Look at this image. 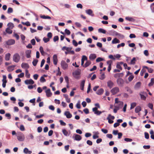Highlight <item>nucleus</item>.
Segmentation results:
<instances>
[{"label":"nucleus","mask_w":154,"mask_h":154,"mask_svg":"<svg viewBox=\"0 0 154 154\" xmlns=\"http://www.w3.org/2000/svg\"><path fill=\"white\" fill-rule=\"evenodd\" d=\"M20 57L19 54L18 53L15 54L13 57V60L15 62L17 63L20 60Z\"/></svg>","instance_id":"1"},{"label":"nucleus","mask_w":154,"mask_h":154,"mask_svg":"<svg viewBox=\"0 0 154 154\" xmlns=\"http://www.w3.org/2000/svg\"><path fill=\"white\" fill-rule=\"evenodd\" d=\"M115 104H117V106H119V108L122 106L123 104V102L122 101H120L119 100L118 98H116L115 99Z\"/></svg>","instance_id":"2"},{"label":"nucleus","mask_w":154,"mask_h":154,"mask_svg":"<svg viewBox=\"0 0 154 154\" xmlns=\"http://www.w3.org/2000/svg\"><path fill=\"white\" fill-rule=\"evenodd\" d=\"M117 84L119 86L122 87L124 83V80L121 78H118L116 81Z\"/></svg>","instance_id":"3"},{"label":"nucleus","mask_w":154,"mask_h":154,"mask_svg":"<svg viewBox=\"0 0 154 154\" xmlns=\"http://www.w3.org/2000/svg\"><path fill=\"white\" fill-rule=\"evenodd\" d=\"M17 139L18 140L20 141H23L24 140V135L21 132L19 133L17 135Z\"/></svg>","instance_id":"4"},{"label":"nucleus","mask_w":154,"mask_h":154,"mask_svg":"<svg viewBox=\"0 0 154 154\" xmlns=\"http://www.w3.org/2000/svg\"><path fill=\"white\" fill-rule=\"evenodd\" d=\"M61 66L64 70L67 69L68 67V64L64 60L61 61Z\"/></svg>","instance_id":"5"},{"label":"nucleus","mask_w":154,"mask_h":154,"mask_svg":"<svg viewBox=\"0 0 154 154\" xmlns=\"http://www.w3.org/2000/svg\"><path fill=\"white\" fill-rule=\"evenodd\" d=\"M80 74L79 71L78 70H76L72 72V75L76 79H79L80 77L79 76Z\"/></svg>","instance_id":"6"},{"label":"nucleus","mask_w":154,"mask_h":154,"mask_svg":"<svg viewBox=\"0 0 154 154\" xmlns=\"http://www.w3.org/2000/svg\"><path fill=\"white\" fill-rule=\"evenodd\" d=\"M119 91V88L118 87H115L112 89L111 90V93L113 95L117 94Z\"/></svg>","instance_id":"7"},{"label":"nucleus","mask_w":154,"mask_h":154,"mask_svg":"<svg viewBox=\"0 0 154 154\" xmlns=\"http://www.w3.org/2000/svg\"><path fill=\"white\" fill-rule=\"evenodd\" d=\"M113 120L115 119V117L114 116H112L111 114H109L108 115V117L107 118V119L108 120V122L109 123L112 124L113 122V121L111 120V119Z\"/></svg>","instance_id":"8"},{"label":"nucleus","mask_w":154,"mask_h":154,"mask_svg":"<svg viewBox=\"0 0 154 154\" xmlns=\"http://www.w3.org/2000/svg\"><path fill=\"white\" fill-rule=\"evenodd\" d=\"M15 43V41L13 39H11L8 40L6 42V43L8 45H14Z\"/></svg>","instance_id":"9"},{"label":"nucleus","mask_w":154,"mask_h":154,"mask_svg":"<svg viewBox=\"0 0 154 154\" xmlns=\"http://www.w3.org/2000/svg\"><path fill=\"white\" fill-rule=\"evenodd\" d=\"M112 61L111 60H109L107 62V64L109 65L107 69L108 71L109 72L111 70L112 68Z\"/></svg>","instance_id":"10"},{"label":"nucleus","mask_w":154,"mask_h":154,"mask_svg":"<svg viewBox=\"0 0 154 154\" xmlns=\"http://www.w3.org/2000/svg\"><path fill=\"white\" fill-rule=\"evenodd\" d=\"M24 82L26 85H32L34 83V81L31 79L26 80Z\"/></svg>","instance_id":"11"},{"label":"nucleus","mask_w":154,"mask_h":154,"mask_svg":"<svg viewBox=\"0 0 154 154\" xmlns=\"http://www.w3.org/2000/svg\"><path fill=\"white\" fill-rule=\"evenodd\" d=\"M53 63L55 65H56L57 62V57L56 54H54L53 56Z\"/></svg>","instance_id":"12"},{"label":"nucleus","mask_w":154,"mask_h":154,"mask_svg":"<svg viewBox=\"0 0 154 154\" xmlns=\"http://www.w3.org/2000/svg\"><path fill=\"white\" fill-rule=\"evenodd\" d=\"M46 95L48 97H50L51 96L52 93L50 89H48L45 91Z\"/></svg>","instance_id":"13"},{"label":"nucleus","mask_w":154,"mask_h":154,"mask_svg":"<svg viewBox=\"0 0 154 154\" xmlns=\"http://www.w3.org/2000/svg\"><path fill=\"white\" fill-rule=\"evenodd\" d=\"M107 85L110 88H111L113 86L114 83L111 81L109 80L107 82Z\"/></svg>","instance_id":"14"},{"label":"nucleus","mask_w":154,"mask_h":154,"mask_svg":"<svg viewBox=\"0 0 154 154\" xmlns=\"http://www.w3.org/2000/svg\"><path fill=\"white\" fill-rule=\"evenodd\" d=\"M64 114L66 116V117L68 119L71 118L72 116V115L70 113V112L69 111H66L65 112Z\"/></svg>","instance_id":"15"},{"label":"nucleus","mask_w":154,"mask_h":154,"mask_svg":"<svg viewBox=\"0 0 154 154\" xmlns=\"http://www.w3.org/2000/svg\"><path fill=\"white\" fill-rule=\"evenodd\" d=\"M86 13L90 15L92 17H93L94 16V14L93 13V11L91 9H88V10H86Z\"/></svg>","instance_id":"16"},{"label":"nucleus","mask_w":154,"mask_h":154,"mask_svg":"<svg viewBox=\"0 0 154 154\" xmlns=\"http://www.w3.org/2000/svg\"><path fill=\"white\" fill-rule=\"evenodd\" d=\"M31 51V50H28L25 52L26 57L27 58H29L31 57L30 54Z\"/></svg>","instance_id":"17"},{"label":"nucleus","mask_w":154,"mask_h":154,"mask_svg":"<svg viewBox=\"0 0 154 154\" xmlns=\"http://www.w3.org/2000/svg\"><path fill=\"white\" fill-rule=\"evenodd\" d=\"M21 66L22 68L28 69L29 68V66L27 63H23L21 65Z\"/></svg>","instance_id":"18"},{"label":"nucleus","mask_w":154,"mask_h":154,"mask_svg":"<svg viewBox=\"0 0 154 154\" xmlns=\"http://www.w3.org/2000/svg\"><path fill=\"white\" fill-rule=\"evenodd\" d=\"M15 66L14 65H12L11 66H8L7 68V70L9 72H11L13 70H14V68Z\"/></svg>","instance_id":"19"},{"label":"nucleus","mask_w":154,"mask_h":154,"mask_svg":"<svg viewBox=\"0 0 154 154\" xmlns=\"http://www.w3.org/2000/svg\"><path fill=\"white\" fill-rule=\"evenodd\" d=\"M85 80H82L80 84V88L81 90H84V86H85Z\"/></svg>","instance_id":"20"},{"label":"nucleus","mask_w":154,"mask_h":154,"mask_svg":"<svg viewBox=\"0 0 154 154\" xmlns=\"http://www.w3.org/2000/svg\"><path fill=\"white\" fill-rule=\"evenodd\" d=\"M82 139L81 137L79 135L75 134L74 137V140H76L79 141Z\"/></svg>","instance_id":"21"},{"label":"nucleus","mask_w":154,"mask_h":154,"mask_svg":"<svg viewBox=\"0 0 154 154\" xmlns=\"http://www.w3.org/2000/svg\"><path fill=\"white\" fill-rule=\"evenodd\" d=\"M104 92V90L103 88H100L96 92V94L98 95H101Z\"/></svg>","instance_id":"22"},{"label":"nucleus","mask_w":154,"mask_h":154,"mask_svg":"<svg viewBox=\"0 0 154 154\" xmlns=\"http://www.w3.org/2000/svg\"><path fill=\"white\" fill-rule=\"evenodd\" d=\"M87 58L86 56H85V55H83L82 56V59L81 60V65L82 66H83L84 65L83 64L84 63V62L85 60H87Z\"/></svg>","instance_id":"23"},{"label":"nucleus","mask_w":154,"mask_h":154,"mask_svg":"<svg viewBox=\"0 0 154 154\" xmlns=\"http://www.w3.org/2000/svg\"><path fill=\"white\" fill-rule=\"evenodd\" d=\"M120 42V41L116 38H114L112 41V43L113 44L119 43Z\"/></svg>","instance_id":"24"},{"label":"nucleus","mask_w":154,"mask_h":154,"mask_svg":"<svg viewBox=\"0 0 154 154\" xmlns=\"http://www.w3.org/2000/svg\"><path fill=\"white\" fill-rule=\"evenodd\" d=\"M64 97L65 98L66 101L68 103H69L70 101V99L68 97V96L67 94H64L63 95Z\"/></svg>","instance_id":"25"},{"label":"nucleus","mask_w":154,"mask_h":154,"mask_svg":"<svg viewBox=\"0 0 154 154\" xmlns=\"http://www.w3.org/2000/svg\"><path fill=\"white\" fill-rule=\"evenodd\" d=\"M96 57V56L95 54H91L90 55L89 58L90 60H94Z\"/></svg>","instance_id":"26"},{"label":"nucleus","mask_w":154,"mask_h":154,"mask_svg":"<svg viewBox=\"0 0 154 154\" xmlns=\"http://www.w3.org/2000/svg\"><path fill=\"white\" fill-rule=\"evenodd\" d=\"M141 109L140 106H138L135 108V112L137 113L141 110Z\"/></svg>","instance_id":"27"},{"label":"nucleus","mask_w":154,"mask_h":154,"mask_svg":"<svg viewBox=\"0 0 154 154\" xmlns=\"http://www.w3.org/2000/svg\"><path fill=\"white\" fill-rule=\"evenodd\" d=\"M6 32L9 34H11L13 32V31L11 29V28H7L5 30Z\"/></svg>","instance_id":"28"},{"label":"nucleus","mask_w":154,"mask_h":154,"mask_svg":"<svg viewBox=\"0 0 154 154\" xmlns=\"http://www.w3.org/2000/svg\"><path fill=\"white\" fill-rule=\"evenodd\" d=\"M10 56L11 54L9 53L6 54L5 55V60H9L10 59Z\"/></svg>","instance_id":"29"},{"label":"nucleus","mask_w":154,"mask_h":154,"mask_svg":"<svg viewBox=\"0 0 154 154\" xmlns=\"http://www.w3.org/2000/svg\"><path fill=\"white\" fill-rule=\"evenodd\" d=\"M40 17L41 18L44 19H51V17H50V16H46L44 15H40Z\"/></svg>","instance_id":"30"},{"label":"nucleus","mask_w":154,"mask_h":154,"mask_svg":"<svg viewBox=\"0 0 154 154\" xmlns=\"http://www.w3.org/2000/svg\"><path fill=\"white\" fill-rule=\"evenodd\" d=\"M91 61H87L86 62V63H85V65H84L83 66V67H88V66L89 65H90V64H91Z\"/></svg>","instance_id":"31"},{"label":"nucleus","mask_w":154,"mask_h":154,"mask_svg":"<svg viewBox=\"0 0 154 154\" xmlns=\"http://www.w3.org/2000/svg\"><path fill=\"white\" fill-rule=\"evenodd\" d=\"M154 84V78H152L150 80V82L148 84L149 87L152 86Z\"/></svg>","instance_id":"32"},{"label":"nucleus","mask_w":154,"mask_h":154,"mask_svg":"<svg viewBox=\"0 0 154 154\" xmlns=\"http://www.w3.org/2000/svg\"><path fill=\"white\" fill-rule=\"evenodd\" d=\"M7 26H8V28H11V29H12L14 27V25L13 23H9L7 24Z\"/></svg>","instance_id":"33"},{"label":"nucleus","mask_w":154,"mask_h":154,"mask_svg":"<svg viewBox=\"0 0 154 154\" xmlns=\"http://www.w3.org/2000/svg\"><path fill=\"white\" fill-rule=\"evenodd\" d=\"M98 32H99L102 33L103 34H105L106 33V30L102 28H99L98 29Z\"/></svg>","instance_id":"34"},{"label":"nucleus","mask_w":154,"mask_h":154,"mask_svg":"<svg viewBox=\"0 0 154 154\" xmlns=\"http://www.w3.org/2000/svg\"><path fill=\"white\" fill-rule=\"evenodd\" d=\"M125 19L129 21L134 22V19L132 17H127L125 18Z\"/></svg>","instance_id":"35"},{"label":"nucleus","mask_w":154,"mask_h":154,"mask_svg":"<svg viewBox=\"0 0 154 154\" xmlns=\"http://www.w3.org/2000/svg\"><path fill=\"white\" fill-rule=\"evenodd\" d=\"M62 132L64 135L66 136L69 135L68 131L65 129L62 130Z\"/></svg>","instance_id":"36"},{"label":"nucleus","mask_w":154,"mask_h":154,"mask_svg":"<svg viewBox=\"0 0 154 154\" xmlns=\"http://www.w3.org/2000/svg\"><path fill=\"white\" fill-rule=\"evenodd\" d=\"M25 75L26 77L27 78H29L30 77V74L29 73L28 70L26 69V70Z\"/></svg>","instance_id":"37"},{"label":"nucleus","mask_w":154,"mask_h":154,"mask_svg":"<svg viewBox=\"0 0 154 154\" xmlns=\"http://www.w3.org/2000/svg\"><path fill=\"white\" fill-rule=\"evenodd\" d=\"M136 61V58L135 57H133L132 60H131L130 62V64H134L135 63V62Z\"/></svg>","instance_id":"38"},{"label":"nucleus","mask_w":154,"mask_h":154,"mask_svg":"<svg viewBox=\"0 0 154 154\" xmlns=\"http://www.w3.org/2000/svg\"><path fill=\"white\" fill-rule=\"evenodd\" d=\"M143 93L141 92L140 93V96L141 98V99L145 100L146 99V97L143 94Z\"/></svg>","instance_id":"39"},{"label":"nucleus","mask_w":154,"mask_h":154,"mask_svg":"<svg viewBox=\"0 0 154 154\" xmlns=\"http://www.w3.org/2000/svg\"><path fill=\"white\" fill-rule=\"evenodd\" d=\"M119 106H115V109H114L113 112L115 113H116L117 112V110L119 109Z\"/></svg>","instance_id":"40"},{"label":"nucleus","mask_w":154,"mask_h":154,"mask_svg":"<svg viewBox=\"0 0 154 154\" xmlns=\"http://www.w3.org/2000/svg\"><path fill=\"white\" fill-rule=\"evenodd\" d=\"M141 83L140 82H138L136 83L135 86V87L136 88H139L141 85Z\"/></svg>","instance_id":"41"},{"label":"nucleus","mask_w":154,"mask_h":154,"mask_svg":"<svg viewBox=\"0 0 154 154\" xmlns=\"http://www.w3.org/2000/svg\"><path fill=\"white\" fill-rule=\"evenodd\" d=\"M38 60L37 59H34L32 62L33 65L34 66H36L38 62Z\"/></svg>","instance_id":"42"},{"label":"nucleus","mask_w":154,"mask_h":154,"mask_svg":"<svg viewBox=\"0 0 154 154\" xmlns=\"http://www.w3.org/2000/svg\"><path fill=\"white\" fill-rule=\"evenodd\" d=\"M13 9L12 8H9L8 9L7 13L8 14H10L12 13L13 12Z\"/></svg>","instance_id":"43"},{"label":"nucleus","mask_w":154,"mask_h":154,"mask_svg":"<svg viewBox=\"0 0 154 154\" xmlns=\"http://www.w3.org/2000/svg\"><path fill=\"white\" fill-rule=\"evenodd\" d=\"M136 105V103H132L131 105V109H132L134 108Z\"/></svg>","instance_id":"44"},{"label":"nucleus","mask_w":154,"mask_h":154,"mask_svg":"<svg viewBox=\"0 0 154 154\" xmlns=\"http://www.w3.org/2000/svg\"><path fill=\"white\" fill-rule=\"evenodd\" d=\"M98 134L99 133L98 132H97V133H96L95 134L93 135V138L94 139L98 138L99 137V136L97 135V134Z\"/></svg>","instance_id":"45"},{"label":"nucleus","mask_w":154,"mask_h":154,"mask_svg":"<svg viewBox=\"0 0 154 154\" xmlns=\"http://www.w3.org/2000/svg\"><path fill=\"white\" fill-rule=\"evenodd\" d=\"M125 89L128 92L130 93L131 94L132 93V92L131 89L128 87H126L125 88Z\"/></svg>","instance_id":"46"},{"label":"nucleus","mask_w":154,"mask_h":154,"mask_svg":"<svg viewBox=\"0 0 154 154\" xmlns=\"http://www.w3.org/2000/svg\"><path fill=\"white\" fill-rule=\"evenodd\" d=\"M22 23L24 25H26V26H30L31 24L30 23L28 22V21H27L25 23H24V22H22Z\"/></svg>","instance_id":"47"},{"label":"nucleus","mask_w":154,"mask_h":154,"mask_svg":"<svg viewBox=\"0 0 154 154\" xmlns=\"http://www.w3.org/2000/svg\"><path fill=\"white\" fill-rule=\"evenodd\" d=\"M43 40L45 43H47L50 41V39L48 38L44 37L43 38Z\"/></svg>","instance_id":"48"},{"label":"nucleus","mask_w":154,"mask_h":154,"mask_svg":"<svg viewBox=\"0 0 154 154\" xmlns=\"http://www.w3.org/2000/svg\"><path fill=\"white\" fill-rule=\"evenodd\" d=\"M134 76L133 75H131L128 78V80L129 82H131L134 79Z\"/></svg>","instance_id":"49"},{"label":"nucleus","mask_w":154,"mask_h":154,"mask_svg":"<svg viewBox=\"0 0 154 154\" xmlns=\"http://www.w3.org/2000/svg\"><path fill=\"white\" fill-rule=\"evenodd\" d=\"M103 112V111L101 112V111H99L98 110H97L96 112H95L94 113L97 115H99Z\"/></svg>","instance_id":"50"},{"label":"nucleus","mask_w":154,"mask_h":154,"mask_svg":"<svg viewBox=\"0 0 154 154\" xmlns=\"http://www.w3.org/2000/svg\"><path fill=\"white\" fill-rule=\"evenodd\" d=\"M91 84L90 83H89L88 85L87 91V93H88L91 90Z\"/></svg>","instance_id":"51"},{"label":"nucleus","mask_w":154,"mask_h":154,"mask_svg":"<svg viewBox=\"0 0 154 154\" xmlns=\"http://www.w3.org/2000/svg\"><path fill=\"white\" fill-rule=\"evenodd\" d=\"M145 137L146 139H148L149 138V135L148 133L146 132L144 133Z\"/></svg>","instance_id":"52"},{"label":"nucleus","mask_w":154,"mask_h":154,"mask_svg":"<svg viewBox=\"0 0 154 154\" xmlns=\"http://www.w3.org/2000/svg\"><path fill=\"white\" fill-rule=\"evenodd\" d=\"M20 130L22 131H23L25 130L24 127L23 125H21L20 128Z\"/></svg>","instance_id":"53"},{"label":"nucleus","mask_w":154,"mask_h":154,"mask_svg":"<svg viewBox=\"0 0 154 154\" xmlns=\"http://www.w3.org/2000/svg\"><path fill=\"white\" fill-rule=\"evenodd\" d=\"M125 45V44L124 43H122L120 44H119L117 46V48H119L120 47H124Z\"/></svg>","instance_id":"54"},{"label":"nucleus","mask_w":154,"mask_h":154,"mask_svg":"<svg viewBox=\"0 0 154 154\" xmlns=\"http://www.w3.org/2000/svg\"><path fill=\"white\" fill-rule=\"evenodd\" d=\"M40 81L41 82H45L46 81V80L42 76L40 79Z\"/></svg>","instance_id":"55"},{"label":"nucleus","mask_w":154,"mask_h":154,"mask_svg":"<svg viewBox=\"0 0 154 154\" xmlns=\"http://www.w3.org/2000/svg\"><path fill=\"white\" fill-rule=\"evenodd\" d=\"M65 33L68 35H70V31L69 30H68V29H66L65 30Z\"/></svg>","instance_id":"56"},{"label":"nucleus","mask_w":154,"mask_h":154,"mask_svg":"<svg viewBox=\"0 0 154 154\" xmlns=\"http://www.w3.org/2000/svg\"><path fill=\"white\" fill-rule=\"evenodd\" d=\"M59 40V37L58 36H55L53 38V40L54 42H56V41H58Z\"/></svg>","instance_id":"57"},{"label":"nucleus","mask_w":154,"mask_h":154,"mask_svg":"<svg viewBox=\"0 0 154 154\" xmlns=\"http://www.w3.org/2000/svg\"><path fill=\"white\" fill-rule=\"evenodd\" d=\"M83 111L86 114H88L89 113V111L88 108L85 109L83 110Z\"/></svg>","instance_id":"58"},{"label":"nucleus","mask_w":154,"mask_h":154,"mask_svg":"<svg viewBox=\"0 0 154 154\" xmlns=\"http://www.w3.org/2000/svg\"><path fill=\"white\" fill-rule=\"evenodd\" d=\"M72 43H73V45L75 47H76L78 45L77 42L75 40H73L72 41Z\"/></svg>","instance_id":"59"},{"label":"nucleus","mask_w":154,"mask_h":154,"mask_svg":"<svg viewBox=\"0 0 154 154\" xmlns=\"http://www.w3.org/2000/svg\"><path fill=\"white\" fill-rule=\"evenodd\" d=\"M64 79L67 84H69V78L67 76H65L64 77Z\"/></svg>","instance_id":"60"},{"label":"nucleus","mask_w":154,"mask_h":154,"mask_svg":"<svg viewBox=\"0 0 154 154\" xmlns=\"http://www.w3.org/2000/svg\"><path fill=\"white\" fill-rule=\"evenodd\" d=\"M35 98H33V99L30 100H29V102H30L31 103H34L33 105H35Z\"/></svg>","instance_id":"61"},{"label":"nucleus","mask_w":154,"mask_h":154,"mask_svg":"<svg viewBox=\"0 0 154 154\" xmlns=\"http://www.w3.org/2000/svg\"><path fill=\"white\" fill-rule=\"evenodd\" d=\"M59 122L61 125L63 126H65L66 125V124L65 122H64L62 120H60Z\"/></svg>","instance_id":"62"},{"label":"nucleus","mask_w":154,"mask_h":154,"mask_svg":"<svg viewBox=\"0 0 154 154\" xmlns=\"http://www.w3.org/2000/svg\"><path fill=\"white\" fill-rule=\"evenodd\" d=\"M87 143L90 146H91L92 145V142L90 140H88L87 141Z\"/></svg>","instance_id":"63"},{"label":"nucleus","mask_w":154,"mask_h":154,"mask_svg":"<svg viewBox=\"0 0 154 154\" xmlns=\"http://www.w3.org/2000/svg\"><path fill=\"white\" fill-rule=\"evenodd\" d=\"M151 9L152 11L154 12V3H152L151 6Z\"/></svg>","instance_id":"64"}]
</instances>
